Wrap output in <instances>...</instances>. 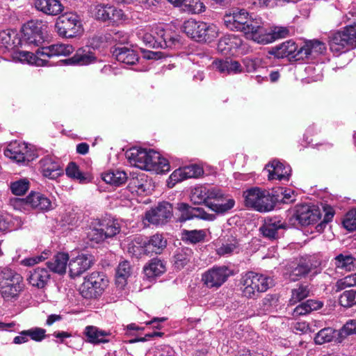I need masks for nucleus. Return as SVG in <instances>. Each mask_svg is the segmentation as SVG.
I'll list each match as a JSON object with an SVG mask.
<instances>
[{
	"instance_id": "nucleus-41",
	"label": "nucleus",
	"mask_w": 356,
	"mask_h": 356,
	"mask_svg": "<svg viewBox=\"0 0 356 356\" xmlns=\"http://www.w3.org/2000/svg\"><path fill=\"white\" fill-rule=\"evenodd\" d=\"M204 22L193 19L185 22L183 26L184 32L190 38L199 42L202 31H204Z\"/></svg>"
},
{
	"instance_id": "nucleus-29",
	"label": "nucleus",
	"mask_w": 356,
	"mask_h": 356,
	"mask_svg": "<svg viewBox=\"0 0 356 356\" xmlns=\"http://www.w3.org/2000/svg\"><path fill=\"white\" fill-rule=\"evenodd\" d=\"M221 197L219 198H212L211 200L209 208L218 213H225L234 206L235 201L234 199L225 195L220 189Z\"/></svg>"
},
{
	"instance_id": "nucleus-24",
	"label": "nucleus",
	"mask_w": 356,
	"mask_h": 356,
	"mask_svg": "<svg viewBox=\"0 0 356 356\" xmlns=\"http://www.w3.org/2000/svg\"><path fill=\"white\" fill-rule=\"evenodd\" d=\"M42 172L44 177L56 179L62 174L61 167L58 161L50 156H46L40 161Z\"/></svg>"
},
{
	"instance_id": "nucleus-48",
	"label": "nucleus",
	"mask_w": 356,
	"mask_h": 356,
	"mask_svg": "<svg viewBox=\"0 0 356 356\" xmlns=\"http://www.w3.org/2000/svg\"><path fill=\"white\" fill-rule=\"evenodd\" d=\"M312 269V264L309 261H301L298 266L293 268L289 274V278L292 281L298 280L302 277L307 275Z\"/></svg>"
},
{
	"instance_id": "nucleus-3",
	"label": "nucleus",
	"mask_w": 356,
	"mask_h": 356,
	"mask_svg": "<svg viewBox=\"0 0 356 356\" xmlns=\"http://www.w3.org/2000/svg\"><path fill=\"white\" fill-rule=\"evenodd\" d=\"M240 284L243 296L254 299L269 289L272 285V279L264 275L249 271L242 275Z\"/></svg>"
},
{
	"instance_id": "nucleus-36",
	"label": "nucleus",
	"mask_w": 356,
	"mask_h": 356,
	"mask_svg": "<svg viewBox=\"0 0 356 356\" xmlns=\"http://www.w3.org/2000/svg\"><path fill=\"white\" fill-rule=\"evenodd\" d=\"M177 209L181 212V216L179 217L181 222H184L193 218L207 219V214L201 208L192 207L186 203L181 202L177 204Z\"/></svg>"
},
{
	"instance_id": "nucleus-55",
	"label": "nucleus",
	"mask_w": 356,
	"mask_h": 356,
	"mask_svg": "<svg viewBox=\"0 0 356 356\" xmlns=\"http://www.w3.org/2000/svg\"><path fill=\"white\" fill-rule=\"evenodd\" d=\"M146 182L145 175L142 174L136 177H131L129 180V187L137 193L146 191Z\"/></svg>"
},
{
	"instance_id": "nucleus-14",
	"label": "nucleus",
	"mask_w": 356,
	"mask_h": 356,
	"mask_svg": "<svg viewBox=\"0 0 356 356\" xmlns=\"http://www.w3.org/2000/svg\"><path fill=\"white\" fill-rule=\"evenodd\" d=\"M4 154L17 163H25L33 159L27 145L18 141L11 142L5 149Z\"/></svg>"
},
{
	"instance_id": "nucleus-45",
	"label": "nucleus",
	"mask_w": 356,
	"mask_h": 356,
	"mask_svg": "<svg viewBox=\"0 0 356 356\" xmlns=\"http://www.w3.org/2000/svg\"><path fill=\"white\" fill-rule=\"evenodd\" d=\"M192 250L188 248L178 249L174 256V266L177 270L182 269L192 259Z\"/></svg>"
},
{
	"instance_id": "nucleus-63",
	"label": "nucleus",
	"mask_w": 356,
	"mask_h": 356,
	"mask_svg": "<svg viewBox=\"0 0 356 356\" xmlns=\"http://www.w3.org/2000/svg\"><path fill=\"white\" fill-rule=\"evenodd\" d=\"M186 179L184 168H179L175 170L170 176L168 185L169 187H173L176 183L182 181Z\"/></svg>"
},
{
	"instance_id": "nucleus-18",
	"label": "nucleus",
	"mask_w": 356,
	"mask_h": 356,
	"mask_svg": "<svg viewBox=\"0 0 356 356\" xmlns=\"http://www.w3.org/2000/svg\"><path fill=\"white\" fill-rule=\"evenodd\" d=\"M74 48L72 45L57 43L38 49L35 56L38 58H41V57L51 58L53 56H66L72 54ZM42 59H43V58H42ZM44 60H45L44 65H46L48 61L44 58Z\"/></svg>"
},
{
	"instance_id": "nucleus-16",
	"label": "nucleus",
	"mask_w": 356,
	"mask_h": 356,
	"mask_svg": "<svg viewBox=\"0 0 356 356\" xmlns=\"http://www.w3.org/2000/svg\"><path fill=\"white\" fill-rule=\"evenodd\" d=\"M325 51L326 45L324 42L318 40H309L299 48L296 58H301V60H312L324 54Z\"/></svg>"
},
{
	"instance_id": "nucleus-22",
	"label": "nucleus",
	"mask_w": 356,
	"mask_h": 356,
	"mask_svg": "<svg viewBox=\"0 0 356 356\" xmlns=\"http://www.w3.org/2000/svg\"><path fill=\"white\" fill-rule=\"evenodd\" d=\"M49 272L44 268H37L30 270L26 276L28 283L33 287L43 289L50 280Z\"/></svg>"
},
{
	"instance_id": "nucleus-46",
	"label": "nucleus",
	"mask_w": 356,
	"mask_h": 356,
	"mask_svg": "<svg viewBox=\"0 0 356 356\" xmlns=\"http://www.w3.org/2000/svg\"><path fill=\"white\" fill-rule=\"evenodd\" d=\"M239 243L235 236H232L231 238L222 243L216 249V253L220 256H228L234 252H238Z\"/></svg>"
},
{
	"instance_id": "nucleus-47",
	"label": "nucleus",
	"mask_w": 356,
	"mask_h": 356,
	"mask_svg": "<svg viewBox=\"0 0 356 356\" xmlns=\"http://www.w3.org/2000/svg\"><path fill=\"white\" fill-rule=\"evenodd\" d=\"M131 274V267L129 261H124L119 264L116 270V284L118 286L125 285L127 279Z\"/></svg>"
},
{
	"instance_id": "nucleus-35",
	"label": "nucleus",
	"mask_w": 356,
	"mask_h": 356,
	"mask_svg": "<svg viewBox=\"0 0 356 356\" xmlns=\"http://www.w3.org/2000/svg\"><path fill=\"white\" fill-rule=\"evenodd\" d=\"M212 65L214 69L224 74H237L242 72V67L236 60H215L213 62Z\"/></svg>"
},
{
	"instance_id": "nucleus-58",
	"label": "nucleus",
	"mask_w": 356,
	"mask_h": 356,
	"mask_svg": "<svg viewBox=\"0 0 356 356\" xmlns=\"http://www.w3.org/2000/svg\"><path fill=\"white\" fill-rule=\"evenodd\" d=\"M186 179L198 178L203 175V168L197 165L193 164L183 167Z\"/></svg>"
},
{
	"instance_id": "nucleus-6",
	"label": "nucleus",
	"mask_w": 356,
	"mask_h": 356,
	"mask_svg": "<svg viewBox=\"0 0 356 356\" xmlns=\"http://www.w3.org/2000/svg\"><path fill=\"white\" fill-rule=\"evenodd\" d=\"M23 277L9 268L0 273V292L5 299L16 298L23 289Z\"/></svg>"
},
{
	"instance_id": "nucleus-28",
	"label": "nucleus",
	"mask_w": 356,
	"mask_h": 356,
	"mask_svg": "<svg viewBox=\"0 0 356 356\" xmlns=\"http://www.w3.org/2000/svg\"><path fill=\"white\" fill-rule=\"evenodd\" d=\"M168 1L188 13L197 14L205 10L204 5L200 0H168Z\"/></svg>"
},
{
	"instance_id": "nucleus-7",
	"label": "nucleus",
	"mask_w": 356,
	"mask_h": 356,
	"mask_svg": "<svg viewBox=\"0 0 356 356\" xmlns=\"http://www.w3.org/2000/svg\"><path fill=\"white\" fill-rule=\"evenodd\" d=\"M108 281L97 272H93L84 277V281L80 286V293L85 298H95L100 296Z\"/></svg>"
},
{
	"instance_id": "nucleus-43",
	"label": "nucleus",
	"mask_w": 356,
	"mask_h": 356,
	"mask_svg": "<svg viewBox=\"0 0 356 356\" xmlns=\"http://www.w3.org/2000/svg\"><path fill=\"white\" fill-rule=\"evenodd\" d=\"M127 173L123 170H116L104 172L102 175V179L112 186H120L127 180Z\"/></svg>"
},
{
	"instance_id": "nucleus-64",
	"label": "nucleus",
	"mask_w": 356,
	"mask_h": 356,
	"mask_svg": "<svg viewBox=\"0 0 356 356\" xmlns=\"http://www.w3.org/2000/svg\"><path fill=\"white\" fill-rule=\"evenodd\" d=\"M356 334V319H350L340 330V335L346 337Z\"/></svg>"
},
{
	"instance_id": "nucleus-15",
	"label": "nucleus",
	"mask_w": 356,
	"mask_h": 356,
	"mask_svg": "<svg viewBox=\"0 0 356 356\" xmlns=\"http://www.w3.org/2000/svg\"><path fill=\"white\" fill-rule=\"evenodd\" d=\"M93 264L92 256L79 253L75 257L69 259V273L72 277H79L88 270Z\"/></svg>"
},
{
	"instance_id": "nucleus-50",
	"label": "nucleus",
	"mask_w": 356,
	"mask_h": 356,
	"mask_svg": "<svg viewBox=\"0 0 356 356\" xmlns=\"http://www.w3.org/2000/svg\"><path fill=\"white\" fill-rule=\"evenodd\" d=\"M72 63L80 65H86L93 63L95 60L94 54L89 51L79 49L71 58Z\"/></svg>"
},
{
	"instance_id": "nucleus-13",
	"label": "nucleus",
	"mask_w": 356,
	"mask_h": 356,
	"mask_svg": "<svg viewBox=\"0 0 356 356\" xmlns=\"http://www.w3.org/2000/svg\"><path fill=\"white\" fill-rule=\"evenodd\" d=\"M289 35V29L287 27L274 26L270 29H268L261 22L257 37L256 38V42L264 44H268L275 40L286 38Z\"/></svg>"
},
{
	"instance_id": "nucleus-57",
	"label": "nucleus",
	"mask_w": 356,
	"mask_h": 356,
	"mask_svg": "<svg viewBox=\"0 0 356 356\" xmlns=\"http://www.w3.org/2000/svg\"><path fill=\"white\" fill-rule=\"evenodd\" d=\"M29 183L26 179H21L11 184L10 189L13 194L22 195L29 189Z\"/></svg>"
},
{
	"instance_id": "nucleus-54",
	"label": "nucleus",
	"mask_w": 356,
	"mask_h": 356,
	"mask_svg": "<svg viewBox=\"0 0 356 356\" xmlns=\"http://www.w3.org/2000/svg\"><path fill=\"white\" fill-rule=\"evenodd\" d=\"M335 330L331 327L321 330L315 336L314 341L316 344H323L332 341L334 337Z\"/></svg>"
},
{
	"instance_id": "nucleus-33",
	"label": "nucleus",
	"mask_w": 356,
	"mask_h": 356,
	"mask_svg": "<svg viewBox=\"0 0 356 356\" xmlns=\"http://www.w3.org/2000/svg\"><path fill=\"white\" fill-rule=\"evenodd\" d=\"M113 55L117 60L126 65H134L138 60V54L131 49L126 47H116Z\"/></svg>"
},
{
	"instance_id": "nucleus-5",
	"label": "nucleus",
	"mask_w": 356,
	"mask_h": 356,
	"mask_svg": "<svg viewBox=\"0 0 356 356\" xmlns=\"http://www.w3.org/2000/svg\"><path fill=\"white\" fill-rule=\"evenodd\" d=\"M245 204L259 212H267L273 209L275 200L269 191L258 187L244 192Z\"/></svg>"
},
{
	"instance_id": "nucleus-40",
	"label": "nucleus",
	"mask_w": 356,
	"mask_h": 356,
	"mask_svg": "<svg viewBox=\"0 0 356 356\" xmlns=\"http://www.w3.org/2000/svg\"><path fill=\"white\" fill-rule=\"evenodd\" d=\"M143 270L147 277L152 278L163 274L166 268L163 261L157 258H154L144 266Z\"/></svg>"
},
{
	"instance_id": "nucleus-8",
	"label": "nucleus",
	"mask_w": 356,
	"mask_h": 356,
	"mask_svg": "<svg viewBox=\"0 0 356 356\" xmlns=\"http://www.w3.org/2000/svg\"><path fill=\"white\" fill-rule=\"evenodd\" d=\"M81 22L79 16L74 13H66L59 16L55 28L61 37L73 38L81 31Z\"/></svg>"
},
{
	"instance_id": "nucleus-2",
	"label": "nucleus",
	"mask_w": 356,
	"mask_h": 356,
	"mask_svg": "<svg viewBox=\"0 0 356 356\" xmlns=\"http://www.w3.org/2000/svg\"><path fill=\"white\" fill-rule=\"evenodd\" d=\"M22 41L15 31L4 30L0 32V47L8 51H13L15 54L14 58H17L20 62L35 65L37 66H44L45 60L37 58L34 54L27 51H18V47Z\"/></svg>"
},
{
	"instance_id": "nucleus-56",
	"label": "nucleus",
	"mask_w": 356,
	"mask_h": 356,
	"mask_svg": "<svg viewBox=\"0 0 356 356\" xmlns=\"http://www.w3.org/2000/svg\"><path fill=\"white\" fill-rule=\"evenodd\" d=\"M343 227L348 231L356 230V209L349 211L343 220Z\"/></svg>"
},
{
	"instance_id": "nucleus-62",
	"label": "nucleus",
	"mask_w": 356,
	"mask_h": 356,
	"mask_svg": "<svg viewBox=\"0 0 356 356\" xmlns=\"http://www.w3.org/2000/svg\"><path fill=\"white\" fill-rule=\"evenodd\" d=\"M186 179L184 168H179L175 170L170 176L168 185L169 187H173L176 183L182 181Z\"/></svg>"
},
{
	"instance_id": "nucleus-38",
	"label": "nucleus",
	"mask_w": 356,
	"mask_h": 356,
	"mask_svg": "<svg viewBox=\"0 0 356 356\" xmlns=\"http://www.w3.org/2000/svg\"><path fill=\"white\" fill-rule=\"evenodd\" d=\"M145 243V238L137 236L134 238L127 246L128 252L132 256L140 257L142 255L148 254Z\"/></svg>"
},
{
	"instance_id": "nucleus-10",
	"label": "nucleus",
	"mask_w": 356,
	"mask_h": 356,
	"mask_svg": "<svg viewBox=\"0 0 356 356\" xmlns=\"http://www.w3.org/2000/svg\"><path fill=\"white\" fill-rule=\"evenodd\" d=\"M221 197L220 188L205 185H197L191 188L190 198L195 204H204L209 207L212 198Z\"/></svg>"
},
{
	"instance_id": "nucleus-60",
	"label": "nucleus",
	"mask_w": 356,
	"mask_h": 356,
	"mask_svg": "<svg viewBox=\"0 0 356 356\" xmlns=\"http://www.w3.org/2000/svg\"><path fill=\"white\" fill-rule=\"evenodd\" d=\"M138 37L140 38L144 44L149 48H156L155 44H156L154 40V35L153 33V29L151 30V32H147L145 31H140L138 33Z\"/></svg>"
},
{
	"instance_id": "nucleus-53",
	"label": "nucleus",
	"mask_w": 356,
	"mask_h": 356,
	"mask_svg": "<svg viewBox=\"0 0 356 356\" xmlns=\"http://www.w3.org/2000/svg\"><path fill=\"white\" fill-rule=\"evenodd\" d=\"M339 304L343 307H352L356 305V290L344 291L339 296Z\"/></svg>"
},
{
	"instance_id": "nucleus-34",
	"label": "nucleus",
	"mask_w": 356,
	"mask_h": 356,
	"mask_svg": "<svg viewBox=\"0 0 356 356\" xmlns=\"http://www.w3.org/2000/svg\"><path fill=\"white\" fill-rule=\"evenodd\" d=\"M37 10L49 15H57L63 10V6L58 0H35Z\"/></svg>"
},
{
	"instance_id": "nucleus-42",
	"label": "nucleus",
	"mask_w": 356,
	"mask_h": 356,
	"mask_svg": "<svg viewBox=\"0 0 356 356\" xmlns=\"http://www.w3.org/2000/svg\"><path fill=\"white\" fill-rule=\"evenodd\" d=\"M277 56L287 57L290 60H301V58H296V54L299 53V48L295 42L288 40L283 42L277 47Z\"/></svg>"
},
{
	"instance_id": "nucleus-25",
	"label": "nucleus",
	"mask_w": 356,
	"mask_h": 356,
	"mask_svg": "<svg viewBox=\"0 0 356 356\" xmlns=\"http://www.w3.org/2000/svg\"><path fill=\"white\" fill-rule=\"evenodd\" d=\"M83 333L87 337V341L92 344L108 343L109 341L108 337L111 335L110 332L93 325L86 326Z\"/></svg>"
},
{
	"instance_id": "nucleus-30",
	"label": "nucleus",
	"mask_w": 356,
	"mask_h": 356,
	"mask_svg": "<svg viewBox=\"0 0 356 356\" xmlns=\"http://www.w3.org/2000/svg\"><path fill=\"white\" fill-rule=\"evenodd\" d=\"M149 163L147 162L150 168H145L147 171H154L156 173H163L169 171L170 165L168 161L163 157H161L160 154L154 150H150Z\"/></svg>"
},
{
	"instance_id": "nucleus-37",
	"label": "nucleus",
	"mask_w": 356,
	"mask_h": 356,
	"mask_svg": "<svg viewBox=\"0 0 356 356\" xmlns=\"http://www.w3.org/2000/svg\"><path fill=\"white\" fill-rule=\"evenodd\" d=\"M68 261V254L58 252L52 258L51 260L47 263V266L51 271L63 275L66 272Z\"/></svg>"
},
{
	"instance_id": "nucleus-59",
	"label": "nucleus",
	"mask_w": 356,
	"mask_h": 356,
	"mask_svg": "<svg viewBox=\"0 0 356 356\" xmlns=\"http://www.w3.org/2000/svg\"><path fill=\"white\" fill-rule=\"evenodd\" d=\"M98 224V227H92L87 233V237L88 239L96 243H100L106 239L99 222Z\"/></svg>"
},
{
	"instance_id": "nucleus-27",
	"label": "nucleus",
	"mask_w": 356,
	"mask_h": 356,
	"mask_svg": "<svg viewBox=\"0 0 356 356\" xmlns=\"http://www.w3.org/2000/svg\"><path fill=\"white\" fill-rule=\"evenodd\" d=\"M241 44L242 40L239 37L234 34H229L219 40L217 49L222 54L228 55L233 49L238 48Z\"/></svg>"
},
{
	"instance_id": "nucleus-51",
	"label": "nucleus",
	"mask_w": 356,
	"mask_h": 356,
	"mask_svg": "<svg viewBox=\"0 0 356 356\" xmlns=\"http://www.w3.org/2000/svg\"><path fill=\"white\" fill-rule=\"evenodd\" d=\"M204 31H202L199 42H210L218 35V29L213 24L204 22Z\"/></svg>"
},
{
	"instance_id": "nucleus-1",
	"label": "nucleus",
	"mask_w": 356,
	"mask_h": 356,
	"mask_svg": "<svg viewBox=\"0 0 356 356\" xmlns=\"http://www.w3.org/2000/svg\"><path fill=\"white\" fill-rule=\"evenodd\" d=\"M223 20L227 29L243 32L248 39L256 42L261 24V18H253L245 10H240L226 14Z\"/></svg>"
},
{
	"instance_id": "nucleus-44",
	"label": "nucleus",
	"mask_w": 356,
	"mask_h": 356,
	"mask_svg": "<svg viewBox=\"0 0 356 356\" xmlns=\"http://www.w3.org/2000/svg\"><path fill=\"white\" fill-rule=\"evenodd\" d=\"M323 303L321 301L315 300H307V301L298 305L293 310V315L295 317L303 316L309 314L312 311L321 309Z\"/></svg>"
},
{
	"instance_id": "nucleus-61",
	"label": "nucleus",
	"mask_w": 356,
	"mask_h": 356,
	"mask_svg": "<svg viewBox=\"0 0 356 356\" xmlns=\"http://www.w3.org/2000/svg\"><path fill=\"white\" fill-rule=\"evenodd\" d=\"M65 171L66 175L69 177L78 179L80 181L85 180L83 173L79 170L78 165L74 162H71L68 164Z\"/></svg>"
},
{
	"instance_id": "nucleus-49",
	"label": "nucleus",
	"mask_w": 356,
	"mask_h": 356,
	"mask_svg": "<svg viewBox=\"0 0 356 356\" xmlns=\"http://www.w3.org/2000/svg\"><path fill=\"white\" fill-rule=\"evenodd\" d=\"M99 222L106 239L115 236L120 231V226L116 220H102Z\"/></svg>"
},
{
	"instance_id": "nucleus-39",
	"label": "nucleus",
	"mask_w": 356,
	"mask_h": 356,
	"mask_svg": "<svg viewBox=\"0 0 356 356\" xmlns=\"http://www.w3.org/2000/svg\"><path fill=\"white\" fill-rule=\"evenodd\" d=\"M147 253L160 254L166 247L167 241L161 234H156L149 239L145 238Z\"/></svg>"
},
{
	"instance_id": "nucleus-23",
	"label": "nucleus",
	"mask_w": 356,
	"mask_h": 356,
	"mask_svg": "<svg viewBox=\"0 0 356 356\" xmlns=\"http://www.w3.org/2000/svg\"><path fill=\"white\" fill-rule=\"evenodd\" d=\"M147 156V150L145 149L133 147L126 152V157L131 165L145 170V168L151 167L145 161Z\"/></svg>"
},
{
	"instance_id": "nucleus-26",
	"label": "nucleus",
	"mask_w": 356,
	"mask_h": 356,
	"mask_svg": "<svg viewBox=\"0 0 356 356\" xmlns=\"http://www.w3.org/2000/svg\"><path fill=\"white\" fill-rule=\"evenodd\" d=\"M266 169L268 172V179H288L291 173V168L284 166L278 161H273L269 163Z\"/></svg>"
},
{
	"instance_id": "nucleus-31",
	"label": "nucleus",
	"mask_w": 356,
	"mask_h": 356,
	"mask_svg": "<svg viewBox=\"0 0 356 356\" xmlns=\"http://www.w3.org/2000/svg\"><path fill=\"white\" fill-rule=\"evenodd\" d=\"M332 263L337 270L352 271L356 268V259L348 252L337 254Z\"/></svg>"
},
{
	"instance_id": "nucleus-17",
	"label": "nucleus",
	"mask_w": 356,
	"mask_h": 356,
	"mask_svg": "<svg viewBox=\"0 0 356 356\" xmlns=\"http://www.w3.org/2000/svg\"><path fill=\"white\" fill-rule=\"evenodd\" d=\"M92 15L98 20L117 22L123 17V12L115 6L105 4H97L92 9Z\"/></svg>"
},
{
	"instance_id": "nucleus-4",
	"label": "nucleus",
	"mask_w": 356,
	"mask_h": 356,
	"mask_svg": "<svg viewBox=\"0 0 356 356\" xmlns=\"http://www.w3.org/2000/svg\"><path fill=\"white\" fill-rule=\"evenodd\" d=\"M328 44L330 51L339 55L356 47V23L346 26L343 30L332 33L329 36Z\"/></svg>"
},
{
	"instance_id": "nucleus-12",
	"label": "nucleus",
	"mask_w": 356,
	"mask_h": 356,
	"mask_svg": "<svg viewBox=\"0 0 356 356\" xmlns=\"http://www.w3.org/2000/svg\"><path fill=\"white\" fill-rule=\"evenodd\" d=\"M172 216V207L163 202L145 213V220L149 223L159 225L166 223Z\"/></svg>"
},
{
	"instance_id": "nucleus-20",
	"label": "nucleus",
	"mask_w": 356,
	"mask_h": 356,
	"mask_svg": "<svg viewBox=\"0 0 356 356\" xmlns=\"http://www.w3.org/2000/svg\"><path fill=\"white\" fill-rule=\"evenodd\" d=\"M23 34L28 44L39 46L43 42L42 23L38 21L27 22L23 27Z\"/></svg>"
},
{
	"instance_id": "nucleus-32",
	"label": "nucleus",
	"mask_w": 356,
	"mask_h": 356,
	"mask_svg": "<svg viewBox=\"0 0 356 356\" xmlns=\"http://www.w3.org/2000/svg\"><path fill=\"white\" fill-rule=\"evenodd\" d=\"M154 35V40L156 42L155 44L156 48H172L174 45L178 42V40L175 39L169 33H166L165 30L161 27H156L153 29Z\"/></svg>"
},
{
	"instance_id": "nucleus-52",
	"label": "nucleus",
	"mask_w": 356,
	"mask_h": 356,
	"mask_svg": "<svg viewBox=\"0 0 356 356\" xmlns=\"http://www.w3.org/2000/svg\"><path fill=\"white\" fill-rule=\"evenodd\" d=\"M309 289L307 285H299L291 291V297L289 300L291 305H295L297 302L306 298L309 295Z\"/></svg>"
},
{
	"instance_id": "nucleus-21",
	"label": "nucleus",
	"mask_w": 356,
	"mask_h": 356,
	"mask_svg": "<svg viewBox=\"0 0 356 356\" xmlns=\"http://www.w3.org/2000/svg\"><path fill=\"white\" fill-rule=\"evenodd\" d=\"M286 227V224L278 218H272L265 220L264 225L260 227V231L264 237L276 239L281 235L282 230Z\"/></svg>"
},
{
	"instance_id": "nucleus-11",
	"label": "nucleus",
	"mask_w": 356,
	"mask_h": 356,
	"mask_svg": "<svg viewBox=\"0 0 356 356\" xmlns=\"http://www.w3.org/2000/svg\"><path fill=\"white\" fill-rule=\"evenodd\" d=\"M30 206L38 211H47L52 208L51 200L44 195L38 192H31L25 199L16 198L14 200V206Z\"/></svg>"
},
{
	"instance_id": "nucleus-9",
	"label": "nucleus",
	"mask_w": 356,
	"mask_h": 356,
	"mask_svg": "<svg viewBox=\"0 0 356 356\" xmlns=\"http://www.w3.org/2000/svg\"><path fill=\"white\" fill-rule=\"evenodd\" d=\"M232 275L226 266H215L202 275V282L209 289H218Z\"/></svg>"
},
{
	"instance_id": "nucleus-19",
	"label": "nucleus",
	"mask_w": 356,
	"mask_h": 356,
	"mask_svg": "<svg viewBox=\"0 0 356 356\" xmlns=\"http://www.w3.org/2000/svg\"><path fill=\"white\" fill-rule=\"evenodd\" d=\"M321 217L320 210L315 206L307 204L297 207L295 218L302 226L316 222Z\"/></svg>"
}]
</instances>
